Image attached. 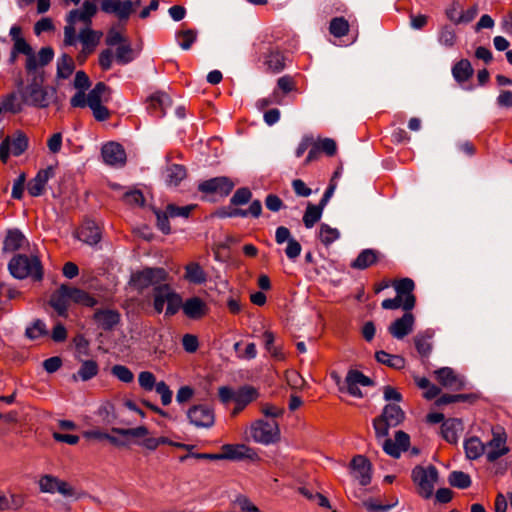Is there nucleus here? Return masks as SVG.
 I'll use <instances>...</instances> for the list:
<instances>
[{
  "instance_id": "nucleus-47",
  "label": "nucleus",
  "mask_w": 512,
  "mask_h": 512,
  "mask_svg": "<svg viewBox=\"0 0 512 512\" xmlns=\"http://www.w3.org/2000/svg\"><path fill=\"white\" fill-rule=\"evenodd\" d=\"M349 22L344 17H335L330 21L329 32L337 38L345 36L349 32Z\"/></svg>"
},
{
  "instance_id": "nucleus-42",
  "label": "nucleus",
  "mask_w": 512,
  "mask_h": 512,
  "mask_svg": "<svg viewBox=\"0 0 512 512\" xmlns=\"http://www.w3.org/2000/svg\"><path fill=\"white\" fill-rule=\"evenodd\" d=\"M75 69L74 60L71 56L63 54L57 62V76L62 79H67L71 76Z\"/></svg>"
},
{
  "instance_id": "nucleus-43",
  "label": "nucleus",
  "mask_w": 512,
  "mask_h": 512,
  "mask_svg": "<svg viewBox=\"0 0 512 512\" xmlns=\"http://www.w3.org/2000/svg\"><path fill=\"white\" fill-rule=\"evenodd\" d=\"M323 208L320 204H308L303 216V222L306 228H312L321 218Z\"/></svg>"
},
{
  "instance_id": "nucleus-58",
  "label": "nucleus",
  "mask_w": 512,
  "mask_h": 512,
  "mask_svg": "<svg viewBox=\"0 0 512 512\" xmlns=\"http://www.w3.org/2000/svg\"><path fill=\"white\" fill-rule=\"evenodd\" d=\"M47 334L46 325L41 320H36L31 327L26 329V335L30 339H37Z\"/></svg>"
},
{
  "instance_id": "nucleus-12",
  "label": "nucleus",
  "mask_w": 512,
  "mask_h": 512,
  "mask_svg": "<svg viewBox=\"0 0 512 512\" xmlns=\"http://www.w3.org/2000/svg\"><path fill=\"white\" fill-rule=\"evenodd\" d=\"M70 286L62 284L55 292L52 293L49 304L58 316L67 317L70 305Z\"/></svg>"
},
{
  "instance_id": "nucleus-41",
  "label": "nucleus",
  "mask_w": 512,
  "mask_h": 512,
  "mask_svg": "<svg viewBox=\"0 0 512 512\" xmlns=\"http://www.w3.org/2000/svg\"><path fill=\"white\" fill-rule=\"evenodd\" d=\"M433 337V333L426 331L424 333H419L414 337L415 347L418 353L422 357H427L431 353L432 344L431 339Z\"/></svg>"
},
{
  "instance_id": "nucleus-60",
  "label": "nucleus",
  "mask_w": 512,
  "mask_h": 512,
  "mask_svg": "<svg viewBox=\"0 0 512 512\" xmlns=\"http://www.w3.org/2000/svg\"><path fill=\"white\" fill-rule=\"evenodd\" d=\"M315 144L320 152H324L328 156L335 155L337 151V144L331 138L319 139L318 141H315Z\"/></svg>"
},
{
  "instance_id": "nucleus-19",
  "label": "nucleus",
  "mask_w": 512,
  "mask_h": 512,
  "mask_svg": "<svg viewBox=\"0 0 512 512\" xmlns=\"http://www.w3.org/2000/svg\"><path fill=\"white\" fill-rule=\"evenodd\" d=\"M76 236L88 245H95L101 240V231L94 221L86 220L77 230Z\"/></svg>"
},
{
  "instance_id": "nucleus-61",
  "label": "nucleus",
  "mask_w": 512,
  "mask_h": 512,
  "mask_svg": "<svg viewBox=\"0 0 512 512\" xmlns=\"http://www.w3.org/2000/svg\"><path fill=\"white\" fill-rule=\"evenodd\" d=\"M155 390L160 395L161 402L164 406H167L172 402L173 393L164 381L158 382Z\"/></svg>"
},
{
  "instance_id": "nucleus-25",
  "label": "nucleus",
  "mask_w": 512,
  "mask_h": 512,
  "mask_svg": "<svg viewBox=\"0 0 512 512\" xmlns=\"http://www.w3.org/2000/svg\"><path fill=\"white\" fill-rule=\"evenodd\" d=\"M183 278L193 285L205 284L208 278L207 273L198 262H190L184 267Z\"/></svg>"
},
{
  "instance_id": "nucleus-51",
  "label": "nucleus",
  "mask_w": 512,
  "mask_h": 512,
  "mask_svg": "<svg viewBox=\"0 0 512 512\" xmlns=\"http://www.w3.org/2000/svg\"><path fill=\"white\" fill-rule=\"evenodd\" d=\"M180 308L183 309L182 298L178 293H176L171 288L170 294L167 299V307H166L165 315L173 316L180 310Z\"/></svg>"
},
{
  "instance_id": "nucleus-11",
  "label": "nucleus",
  "mask_w": 512,
  "mask_h": 512,
  "mask_svg": "<svg viewBox=\"0 0 512 512\" xmlns=\"http://www.w3.org/2000/svg\"><path fill=\"white\" fill-rule=\"evenodd\" d=\"M345 390L353 397L362 398L360 386H371L373 381L358 370H349L345 381Z\"/></svg>"
},
{
  "instance_id": "nucleus-18",
  "label": "nucleus",
  "mask_w": 512,
  "mask_h": 512,
  "mask_svg": "<svg viewBox=\"0 0 512 512\" xmlns=\"http://www.w3.org/2000/svg\"><path fill=\"white\" fill-rule=\"evenodd\" d=\"M435 376L437 381L448 389L458 391L464 388V380L449 367L436 370Z\"/></svg>"
},
{
  "instance_id": "nucleus-31",
  "label": "nucleus",
  "mask_w": 512,
  "mask_h": 512,
  "mask_svg": "<svg viewBox=\"0 0 512 512\" xmlns=\"http://www.w3.org/2000/svg\"><path fill=\"white\" fill-rule=\"evenodd\" d=\"M171 288L172 287L169 284L162 283L153 289V307L158 314L163 312L164 305L167 304Z\"/></svg>"
},
{
  "instance_id": "nucleus-23",
  "label": "nucleus",
  "mask_w": 512,
  "mask_h": 512,
  "mask_svg": "<svg viewBox=\"0 0 512 512\" xmlns=\"http://www.w3.org/2000/svg\"><path fill=\"white\" fill-rule=\"evenodd\" d=\"M171 105V99L164 92H156L148 99V110L157 117H162L166 113V109Z\"/></svg>"
},
{
  "instance_id": "nucleus-7",
  "label": "nucleus",
  "mask_w": 512,
  "mask_h": 512,
  "mask_svg": "<svg viewBox=\"0 0 512 512\" xmlns=\"http://www.w3.org/2000/svg\"><path fill=\"white\" fill-rule=\"evenodd\" d=\"M168 273L163 268H145L134 273L131 277L132 285L142 291L150 286L155 288L167 280Z\"/></svg>"
},
{
  "instance_id": "nucleus-28",
  "label": "nucleus",
  "mask_w": 512,
  "mask_h": 512,
  "mask_svg": "<svg viewBox=\"0 0 512 512\" xmlns=\"http://www.w3.org/2000/svg\"><path fill=\"white\" fill-rule=\"evenodd\" d=\"M462 431L463 424L459 419L450 418L443 421L441 425V435L449 443H456Z\"/></svg>"
},
{
  "instance_id": "nucleus-16",
  "label": "nucleus",
  "mask_w": 512,
  "mask_h": 512,
  "mask_svg": "<svg viewBox=\"0 0 512 512\" xmlns=\"http://www.w3.org/2000/svg\"><path fill=\"white\" fill-rule=\"evenodd\" d=\"M414 316L410 311L405 312L401 317L393 321L388 327L389 333L396 339H403L413 331Z\"/></svg>"
},
{
  "instance_id": "nucleus-54",
  "label": "nucleus",
  "mask_w": 512,
  "mask_h": 512,
  "mask_svg": "<svg viewBox=\"0 0 512 512\" xmlns=\"http://www.w3.org/2000/svg\"><path fill=\"white\" fill-rule=\"evenodd\" d=\"M122 201L130 206H143L145 199L140 190L134 189L126 191L122 196Z\"/></svg>"
},
{
  "instance_id": "nucleus-32",
  "label": "nucleus",
  "mask_w": 512,
  "mask_h": 512,
  "mask_svg": "<svg viewBox=\"0 0 512 512\" xmlns=\"http://www.w3.org/2000/svg\"><path fill=\"white\" fill-rule=\"evenodd\" d=\"M25 242V236L19 230H9L3 242V250L14 252L22 248Z\"/></svg>"
},
{
  "instance_id": "nucleus-5",
  "label": "nucleus",
  "mask_w": 512,
  "mask_h": 512,
  "mask_svg": "<svg viewBox=\"0 0 512 512\" xmlns=\"http://www.w3.org/2000/svg\"><path fill=\"white\" fill-rule=\"evenodd\" d=\"M411 477L414 484L416 485L418 494L425 499L430 498L434 492V486L438 480L437 469L432 465L427 467L416 466L412 470Z\"/></svg>"
},
{
  "instance_id": "nucleus-13",
  "label": "nucleus",
  "mask_w": 512,
  "mask_h": 512,
  "mask_svg": "<svg viewBox=\"0 0 512 512\" xmlns=\"http://www.w3.org/2000/svg\"><path fill=\"white\" fill-rule=\"evenodd\" d=\"M257 458L256 452L245 444H224L221 447L220 460H242Z\"/></svg>"
},
{
  "instance_id": "nucleus-55",
  "label": "nucleus",
  "mask_w": 512,
  "mask_h": 512,
  "mask_svg": "<svg viewBox=\"0 0 512 512\" xmlns=\"http://www.w3.org/2000/svg\"><path fill=\"white\" fill-rule=\"evenodd\" d=\"M373 427L377 439L386 438L389 434V429L393 427L382 416H378L373 420Z\"/></svg>"
},
{
  "instance_id": "nucleus-49",
  "label": "nucleus",
  "mask_w": 512,
  "mask_h": 512,
  "mask_svg": "<svg viewBox=\"0 0 512 512\" xmlns=\"http://www.w3.org/2000/svg\"><path fill=\"white\" fill-rule=\"evenodd\" d=\"M448 482L453 487L466 489L471 485V478L467 473L462 471H453L448 477Z\"/></svg>"
},
{
  "instance_id": "nucleus-24",
  "label": "nucleus",
  "mask_w": 512,
  "mask_h": 512,
  "mask_svg": "<svg viewBox=\"0 0 512 512\" xmlns=\"http://www.w3.org/2000/svg\"><path fill=\"white\" fill-rule=\"evenodd\" d=\"M111 100V89L103 82H98L87 95V106L93 107L108 103Z\"/></svg>"
},
{
  "instance_id": "nucleus-8",
  "label": "nucleus",
  "mask_w": 512,
  "mask_h": 512,
  "mask_svg": "<svg viewBox=\"0 0 512 512\" xmlns=\"http://www.w3.org/2000/svg\"><path fill=\"white\" fill-rule=\"evenodd\" d=\"M486 458L489 462H494L509 452L507 446V434L501 426L492 428V438L485 444Z\"/></svg>"
},
{
  "instance_id": "nucleus-26",
  "label": "nucleus",
  "mask_w": 512,
  "mask_h": 512,
  "mask_svg": "<svg viewBox=\"0 0 512 512\" xmlns=\"http://www.w3.org/2000/svg\"><path fill=\"white\" fill-rule=\"evenodd\" d=\"M256 397V389L250 386H245L237 391L234 397L235 407L232 410V416L238 415L249 403L255 400Z\"/></svg>"
},
{
  "instance_id": "nucleus-17",
  "label": "nucleus",
  "mask_w": 512,
  "mask_h": 512,
  "mask_svg": "<svg viewBox=\"0 0 512 512\" xmlns=\"http://www.w3.org/2000/svg\"><path fill=\"white\" fill-rule=\"evenodd\" d=\"M104 162L112 166H121L125 164L126 153L123 147L115 142L105 144L101 150Z\"/></svg>"
},
{
  "instance_id": "nucleus-9",
  "label": "nucleus",
  "mask_w": 512,
  "mask_h": 512,
  "mask_svg": "<svg viewBox=\"0 0 512 512\" xmlns=\"http://www.w3.org/2000/svg\"><path fill=\"white\" fill-rule=\"evenodd\" d=\"M27 147L28 139L22 133H18L12 137H6L0 144V160L6 163L10 154L19 156Z\"/></svg>"
},
{
  "instance_id": "nucleus-37",
  "label": "nucleus",
  "mask_w": 512,
  "mask_h": 512,
  "mask_svg": "<svg viewBox=\"0 0 512 512\" xmlns=\"http://www.w3.org/2000/svg\"><path fill=\"white\" fill-rule=\"evenodd\" d=\"M264 63L267 66V71L271 73H279L285 68L284 55L277 50H271L266 55Z\"/></svg>"
},
{
  "instance_id": "nucleus-52",
  "label": "nucleus",
  "mask_w": 512,
  "mask_h": 512,
  "mask_svg": "<svg viewBox=\"0 0 512 512\" xmlns=\"http://www.w3.org/2000/svg\"><path fill=\"white\" fill-rule=\"evenodd\" d=\"M196 38L197 32L193 29L183 30L177 34L178 43L184 50L190 49Z\"/></svg>"
},
{
  "instance_id": "nucleus-56",
  "label": "nucleus",
  "mask_w": 512,
  "mask_h": 512,
  "mask_svg": "<svg viewBox=\"0 0 512 512\" xmlns=\"http://www.w3.org/2000/svg\"><path fill=\"white\" fill-rule=\"evenodd\" d=\"M138 382L142 389L152 391L156 387V377L150 371H142L138 375Z\"/></svg>"
},
{
  "instance_id": "nucleus-59",
  "label": "nucleus",
  "mask_w": 512,
  "mask_h": 512,
  "mask_svg": "<svg viewBox=\"0 0 512 512\" xmlns=\"http://www.w3.org/2000/svg\"><path fill=\"white\" fill-rule=\"evenodd\" d=\"M252 193L248 188H239L232 196L230 202L234 206L244 205L251 200Z\"/></svg>"
},
{
  "instance_id": "nucleus-33",
  "label": "nucleus",
  "mask_w": 512,
  "mask_h": 512,
  "mask_svg": "<svg viewBox=\"0 0 512 512\" xmlns=\"http://www.w3.org/2000/svg\"><path fill=\"white\" fill-rule=\"evenodd\" d=\"M376 360L393 369H403L405 367V359L400 355L390 354L386 351H377L375 353Z\"/></svg>"
},
{
  "instance_id": "nucleus-63",
  "label": "nucleus",
  "mask_w": 512,
  "mask_h": 512,
  "mask_svg": "<svg viewBox=\"0 0 512 512\" xmlns=\"http://www.w3.org/2000/svg\"><path fill=\"white\" fill-rule=\"evenodd\" d=\"M59 479L50 475L41 477L39 481L40 489L42 492L55 493Z\"/></svg>"
},
{
  "instance_id": "nucleus-40",
  "label": "nucleus",
  "mask_w": 512,
  "mask_h": 512,
  "mask_svg": "<svg viewBox=\"0 0 512 512\" xmlns=\"http://www.w3.org/2000/svg\"><path fill=\"white\" fill-rule=\"evenodd\" d=\"M186 177V169L182 165L172 164L165 171L166 183L169 186H178Z\"/></svg>"
},
{
  "instance_id": "nucleus-21",
  "label": "nucleus",
  "mask_w": 512,
  "mask_h": 512,
  "mask_svg": "<svg viewBox=\"0 0 512 512\" xmlns=\"http://www.w3.org/2000/svg\"><path fill=\"white\" fill-rule=\"evenodd\" d=\"M52 167L40 170L36 176L28 182L27 189L31 196L37 197L43 194L49 179L53 177Z\"/></svg>"
},
{
  "instance_id": "nucleus-38",
  "label": "nucleus",
  "mask_w": 512,
  "mask_h": 512,
  "mask_svg": "<svg viewBox=\"0 0 512 512\" xmlns=\"http://www.w3.org/2000/svg\"><path fill=\"white\" fill-rule=\"evenodd\" d=\"M99 372V366L94 360H85L82 362L79 370L76 374L73 375V379L77 380L78 378L82 381H88L94 378Z\"/></svg>"
},
{
  "instance_id": "nucleus-53",
  "label": "nucleus",
  "mask_w": 512,
  "mask_h": 512,
  "mask_svg": "<svg viewBox=\"0 0 512 512\" xmlns=\"http://www.w3.org/2000/svg\"><path fill=\"white\" fill-rule=\"evenodd\" d=\"M111 373L114 377H116L119 381L123 383H131L134 380L133 372L124 365H114L111 368Z\"/></svg>"
},
{
  "instance_id": "nucleus-34",
  "label": "nucleus",
  "mask_w": 512,
  "mask_h": 512,
  "mask_svg": "<svg viewBox=\"0 0 512 512\" xmlns=\"http://www.w3.org/2000/svg\"><path fill=\"white\" fill-rule=\"evenodd\" d=\"M464 449L467 458L471 460L478 459L486 453L485 444L478 437H471L464 443Z\"/></svg>"
},
{
  "instance_id": "nucleus-15",
  "label": "nucleus",
  "mask_w": 512,
  "mask_h": 512,
  "mask_svg": "<svg viewBox=\"0 0 512 512\" xmlns=\"http://www.w3.org/2000/svg\"><path fill=\"white\" fill-rule=\"evenodd\" d=\"M234 183L227 177H215L199 184V190L204 193H216L227 196L233 189Z\"/></svg>"
},
{
  "instance_id": "nucleus-30",
  "label": "nucleus",
  "mask_w": 512,
  "mask_h": 512,
  "mask_svg": "<svg viewBox=\"0 0 512 512\" xmlns=\"http://www.w3.org/2000/svg\"><path fill=\"white\" fill-rule=\"evenodd\" d=\"M101 36V32L94 31L90 29L89 26L82 29L79 33V40L84 46L83 52L88 54L93 52L94 48L99 43Z\"/></svg>"
},
{
  "instance_id": "nucleus-1",
  "label": "nucleus",
  "mask_w": 512,
  "mask_h": 512,
  "mask_svg": "<svg viewBox=\"0 0 512 512\" xmlns=\"http://www.w3.org/2000/svg\"><path fill=\"white\" fill-rule=\"evenodd\" d=\"M26 56L25 70L28 79L45 78L43 67L50 63L54 57V51L51 47H42L36 54L28 42L19 43L16 48Z\"/></svg>"
},
{
  "instance_id": "nucleus-50",
  "label": "nucleus",
  "mask_w": 512,
  "mask_h": 512,
  "mask_svg": "<svg viewBox=\"0 0 512 512\" xmlns=\"http://www.w3.org/2000/svg\"><path fill=\"white\" fill-rule=\"evenodd\" d=\"M112 432L125 437H132L136 439H144L148 436L149 432L145 426H138L135 428H112Z\"/></svg>"
},
{
  "instance_id": "nucleus-4",
  "label": "nucleus",
  "mask_w": 512,
  "mask_h": 512,
  "mask_svg": "<svg viewBox=\"0 0 512 512\" xmlns=\"http://www.w3.org/2000/svg\"><path fill=\"white\" fill-rule=\"evenodd\" d=\"M44 80L45 78L28 79V85L21 91L23 102L26 105L37 108H46L50 105L56 90L53 87L44 86Z\"/></svg>"
},
{
  "instance_id": "nucleus-64",
  "label": "nucleus",
  "mask_w": 512,
  "mask_h": 512,
  "mask_svg": "<svg viewBox=\"0 0 512 512\" xmlns=\"http://www.w3.org/2000/svg\"><path fill=\"white\" fill-rule=\"evenodd\" d=\"M134 11L133 3L130 0L119 1L115 14L121 20L128 19L130 14Z\"/></svg>"
},
{
  "instance_id": "nucleus-39",
  "label": "nucleus",
  "mask_w": 512,
  "mask_h": 512,
  "mask_svg": "<svg viewBox=\"0 0 512 512\" xmlns=\"http://www.w3.org/2000/svg\"><path fill=\"white\" fill-rule=\"evenodd\" d=\"M70 298L73 303L80 304L85 307H94L98 303L97 299L91 294L74 287H70Z\"/></svg>"
},
{
  "instance_id": "nucleus-35",
  "label": "nucleus",
  "mask_w": 512,
  "mask_h": 512,
  "mask_svg": "<svg viewBox=\"0 0 512 512\" xmlns=\"http://www.w3.org/2000/svg\"><path fill=\"white\" fill-rule=\"evenodd\" d=\"M380 416L387 420L390 425L396 427L403 422L405 418V413L400 408V406L396 404H387L384 407L382 414Z\"/></svg>"
},
{
  "instance_id": "nucleus-2",
  "label": "nucleus",
  "mask_w": 512,
  "mask_h": 512,
  "mask_svg": "<svg viewBox=\"0 0 512 512\" xmlns=\"http://www.w3.org/2000/svg\"><path fill=\"white\" fill-rule=\"evenodd\" d=\"M8 269L17 279L31 278L34 281H41L43 278V266L37 256L17 254L10 260Z\"/></svg>"
},
{
  "instance_id": "nucleus-10",
  "label": "nucleus",
  "mask_w": 512,
  "mask_h": 512,
  "mask_svg": "<svg viewBox=\"0 0 512 512\" xmlns=\"http://www.w3.org/2000/svg\"><path fill=\"white\" fill-rule=\"evenodd\" d=\"M187 418L197 428H210L215 422L213 409L204 404L194 405L189 408Z\"/></svg>"
},
{
  "instance_id": "nucleus-22",
  "label": "nucleus",
  "mask_w": 512,
  "mask_h": 512,
  "mask_svg": "<svg viewBox=\"0 0 512 512\" xmlns=\"http://www.w3.org/2000/svg\"><path fill=\"white\" fill-rule=\"evenodd\" d=\"M93 319L103 330H112L120 322V314L113 309L96 310Z\"/></svg>"
},
{
  "instance_id": "nucleus-27",
  "label": "nucleus",
  "mask_w": 512,
  "mask_h": 512,
  "mask_svg": "<svg viewBox=\"0 0 512 512\" xmlns=\"http://www.w3.org/2000/svg\"><path fill=\"white\" fill-rule=\"evenodd\" d=\"M206 303L199 297H191L183 303L184 314L191 319H199L207 313Z\"/></svg>"
},
{
  "instance_id": "nucleus-20",
  "label": "nucleus",
  "mask_w": 512,
  "mask_h": 512,
  "mask_svg": "<svg viewBox=\"0 0 512 512\" xmlns=\"http://www.w3.org/2000/svg\"><path fill=\"white\" fill-rule=\"evenodd\" d=\"M97 12V6L93 2L85 1L80 9L71 10L67 16V22L75 24L77 21L91 25V19Z\"/></svg>"
},
{
  "instance_id": "nucleus-45",
  "label": "nucleus",
  "mask_w": 512,
  "mask_h": 512,
  "mask_svg": "<svg viewBox=\"0 0 512 512\" xmlns=\"http://www.w3.org/2000/svg\"><path fill=\"white\" fill-rule=\"evenodd\" d=\"M438 42L445 48H453L457 42L455 30L449 25L442 26L438 33Z\"/></svg>"
},
{
  "instance_id": "nucleus-44",
  "label": "nucleus",
  "mask_w": 512,
  "mask_h": 512,
  "mask_svg": "<svg viewBox=\"0 0 512 512\" xmlns=\"http://www.w3.org/2000/svg\"><path fill=\"white\" fill-rule=\"evenodd\" d=\"M24 104L23 98H19L15 93L8 94L1 102L3 110L13 114L19 113Z\"/></svg>"
},
{
  "instance_id": "nucleus-14",
  "label": "nucleus",
  "mask_w": 512,
  "mask_h": 512,
  "mask_svg": "<svg viewBox=\"0 0 512 512\" xmlns=\"http://www.w3.org/2000/svg\"><path fill=\"white\" fill-rule=\"evenodd\" d=\"M350 470L360 485L366 486L371 482V464L364 456H355L350 463Z\"/></svg>"
},
{
  "instance_id": "nucleus-46",
  "label": "nucleus",
  "mask_w": 512,
  "mask_h": 512,
  "mask_svg": "<svg viewBox=\"0 0 512 512\" xmlns=\"http://www.w3.org/2000/svg\"><path fill=\"white\" fill-rule=\"evenodd\" d=\"M9 36L11 37V40L13 41V47L10 53L9 62L14 63L16 61L17 55L22 54L20 51H17V45L19 43L27 42L24 37L22 36V28L18 25H13L10 28Z\"/></svg>"
},
{
  "instance_id": "nucleus-62",
  "label": "nucleus",
  "mask_w": 512,
  "mask_h": 512,
  "mask_svg": "<svg viewBox=\"0 0 512 512\" xmlns=\"http://www.w3.org/2000/svg\"><path fill=\"white\" fill-rule=\"evenodd\" d=\"M116 60L120 64H127L133 60L132 49L130 45H120L116 50Z\"/></svg>"
},
{
  "instance_id": "nucleus-36",
  "label": "nucleus",
  "mask_w": 512,
  "mask_h": 512,
  "mask_svg": "<svg viewBox=\"0 0 512 512\" xmlns=\"http://www.w3.org/2000/svg\"><path fill=\"white\" fill-rule=\"evenodd\" d=\"M473 68L467 59H462L454 64L452 74L459 83L467 81L473 75Z\"/></svg>"
},
{
  "instance_id": "nucleus-3",
  "label": "nucleus",
  "mask_w": 512,
  "mask_h": 512,
  "mask_svg": "<svg viewBox=\"0 0 512 512\" xmlns=\"http://www.w3.org/2000/svg\"><path fill=\"white\" fill-rule=\"evenodd\" d=\"M393 286L396 291V297L383 300L382 308L387 310L402 308L405 312L411 311L416 302L413 294L415 288L414 281L410 278H403L395 281Z\"/></svg>"
},
{
  "instance_id": "nucleus-29",
  "label": "nucleus",
  "mask_w": 512,
  "mask_h": 512,
  "mask_svg": "<svg viewBox=\"0 0 512 512\" xmlns=\"http://www.w3.org/2000/svg\"><path fill=\"white\" fill-rule=\"evenodd\" d=\"M380 253L374 249H364L362 250L357 258L351 263V267L359 270H364L373 264H375L379 259Z\"/></svg>"
},
{
  "instance_id": "nucleus-57",
  "label": "nucleus",
  "mask_w": 512,
  "mask_h": 512,
  "mask_svg": "<svg viewBox=\"0 0 512 512\" xmlns=\"http://www.w3.org/2000/svg\"><path fill=\"white\" fill-rule=\"evenodd\" d=\"M195 208V205H187L178 207L174 204H169L166 207V210L168 211V214L171 216V218L174 217H183L188 218L191 211Z\"/></svg>"
},
{
  "instance_id": "nucleus-6",
  "label": "nucleus",
  "mask_w": 512,
  "mask_h": 512,
  "mask_svg": "<svg viewBox=\"0 0 512 512\" xmlns=\"http://www.w3.org/2000/svg\"><path fill=\"white\" fill-rule=\"evenodd\" d=\"M251 438L260 444L269 445L280 438V430L275 420H256L250 426Z\"/></svg>"
},
{
  "instance_id": "nucleus-48",
  "label": "nucleus",
  "mask_w": 512,
  "mask_h": 512,
  "mask_svg": "<svg viewBox=\"0 0 512 512\" xmlns=\"http://www.w3.org/2000/svg\"><path fill=\"white\" fill-rule=\"evenodd\" d=\"M340 237V232L336 228L330 227L328 224H321L319 228V239L328 246L335 242Z\"/></svg>"
}]
</instances>
